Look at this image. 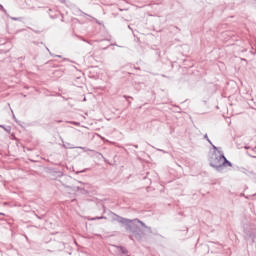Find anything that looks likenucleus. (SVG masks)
I'll return each instance as SVG.
<instances>
[{
  "instance_id": "nucleus-1",
  "label": "nucleus",
  "mask_w": 256,
  "mask_h": 256,
  "mask_svg": "<svg viewBox=\"0 0 256 256\" xmlns=\"http://www.w3.org/2000/svg\"><path fill=\"white\" fill-rule=\"evenodd\" d=\"M210 165L216 171H223V167H233L222 151H214L210 156Z\"/></svg>"
},
{
  "instance_id": "nucleus-2",
  "label": "nucleus",
  "mask_w": 256,
  "mask_h": 256,
  "mask_svg": "<svg viewBox=\"0 0 256 256\" xmlns=\"http://www.w3.org/2000/svg\"><path fill=\"white\" fill-rule=\"evenodd\" d=\"M116 221H118V223H122V225H127L128 229H130L131 225H136V223H140V225L145 227V224L137 219L129 220L120 216H116Z\"/></svg>"
},
{
  "instance_id": "nucleus-3",
  "label": "nucleus",
  "mask_w": 256,
  "mask_h": 256,
  "mask_svg": "<svg viewBox=\"0 0 256 256\" xmlns=\"http://www.w3.org/2000/svg\"><path fill=\"white\" fill-rule=\"evenodd\" d=\"M204 139H206V141H208V143H210V145H213V143L211 142V140L209 139V136H207V134L204 136Z\"/></svg>"
},
{
  "instance_id": "nucleus-4",
  "label": "nucleus",
  "mask_w": 256,
  "mask_h": 256,
  "mask_svg": "<svg viewBox=\"0 0 256 256\" xmlns=\"http://www.w3.org/2000/svg\"><path fill=\"white\" fill-rule=\"evenodd\" d=\"M0 9H1L2 11H4V13H7V11L5 10V8H3V5H0Z\"/></svg>"
},
{
  "instance_id": "nucleus-5",
  "label": "nucleus",
  "mask_w": 256,
  "mask_h": 256,
  "mask_svg": "<svg viewBox=\"0 0 256 256\" xmlns=\"http://www.w3.org/2000/svg\"><path fill=\"white\" fill-rule=\"evenodd\" d=\"M211 145H212L214 151H219V150H217V146H215V145H213V144H211Z\"/></svg>"
},
{
  "instance_id": "nucleus-6",
  "label": "nucleus",
  "mask_w": 256,
  "mask_h": 256,
  "mask_svg": "<svg viewBox=\"0 0 256 256\" xmlns=\"http://www.w3.org/2000/svg\"><path fill=\"white\" fill-rule=\"evenodd\" d=\"M122 253H127V250H125L124 248H121Z\"/></svg>"
},
{
  "instance_id": "nucleus-7",
  "label": "nucleus",
  "mask_w": 256,
  "mask_h": 256,
  "mask_svg": "<svg viewBox=\"0 0 256 256\" xmlns=\"http://www.w3.org/2000/svg\"><path fill=\"white\" fill-rule=\"evenodd\" d=\"M74 125H79L78 123H74Z\"/></svg>"
},
{
  "instance_id": "nucleus-8",
  "label": "nucleus",
  "mask_w": 256,
  "mask_h": 256,
  "mask_svg": "<svg viewBox=\"0 0 256 256\" xmlns=\"http://www.w3.org/2000/svg\"><path fill=\"white\" fill-rule=\"evenodd\" d=\"M98 219H103V217H100V218H98Z\"/></svg>"
},
{
  "instance_id": "nucleus-9",
  "label": "nucleus",
  "mask_w": 256,
  "mask_h": 256,
  "mask_svg": "<svg viewBox=\"0 0 256 256\" xmlns=\"http://www.w3.org/2000/svg\"><path fill=\"white\" fill-rule=\"evenodd\" d=\"M77 189H81L80 187H77Z\"/></svg>"
}]
</instances>
